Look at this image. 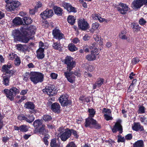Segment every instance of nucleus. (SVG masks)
Listing matches in <instances>:
<instances>
[{"instance_id": "nucleus-19", "label": "nucleus", "mask_w": 147, "mask_h": 147, "mask_svg": "<svg viewBox=\"0 0 147 147\" xmlns=\"http://www.w3.org/2000/svg\"><path fill=\"white\" fill-rule=\"evenodd\" d=\"M62 5L69 12L76 13L77 12L76 9L68 3H64Z\"/></svg>"}, {"instance_id": "nucleus-4", "label": "nucleus", "mask_w": 147, "mask_h": 147, "mask_svg": "<svg viewBox=\"0 0 147 147\" xmlns=\"http://www.w3.org/2000/svg\"><path fill=\"white\" fill-rule=\"evenodd\" d=\"M58 131L61 134V139L63 141H66L71 135V131L68 129H65L63 127H59Z\"/></svg>"}, {"instance_id": "nucleus-13", "label": "nucleus", "mask_w": 147, "mask_h": 147, "mask_svg": "<svg viewBox=\"0 0 147 147\" xmlns=\"http://www.w3.org/2000/svg\"><path fill=\"white\" fill-rule=\"evenodd\" d=\"M99 54L98 49H94L91 51L90 54H88L86 56V59L89 61H93L95 60L97 57V56Z\"/></svg>"}, {"instance_id": "nucleus-61", "label": "nucleus", "mask_w": 147, "mask_h": 147, "mask_svg": "<svg viewBox=\"0 0 147 147\" xmlns=\"http://www.w3.org/2000/svg\"><path fill=\"white\" fill-rule=\"evenodd\" d=\"M28 91L27 90H22L20 93V94L21 95H24L27 93Z\"/></svg>"}, {"instance_id": "nucleus-34", "label": "nucleus", "mask_w": 147, "mask_h": 147, "mask_svg": "<svg viewBox=\"0 0 147 147\" xmlns=\"http://www.w3.org/2000/svg\"><path fill=\"white\" fill-rule=\"evenodd\" d=\"M134 147H144V142L142 140H139L133 144Z\"/></svg>"}, {"instance_id": "nucleus-43", "label": "nucleus", "mask_w": 147, "mask_h": 147, "mask_svg": "<svg viewBox=\"0 0 147 147\" xmlns=\"http://www.w3.org/2000/svg\"><path fill=\"white\" fill-rule=\"evenodd\" d=\"M42 118L45 121H49L52 119L51 117L49 115H45Z\"/></svg>"}, {"instance_id": "nucleus-39", "label": "nucleus", "mask_w": 147, "mask_h": 147, "mask_svg": "<svg viewBox=\"0 0 147 147\" xmlns=\"http://www.w3.org/2000/svg\"><path fill=\"white\" fill-rule=\"evenodd\" d=\"M45 125H42L41 127L39 129L38 132L40 134L44 135L47 132V131L45 129Z\"/></svg>"}, {"instance_id": "nucleus-46", "label": "nucleus", "mask_w": 147, "mask_h": 147, "mask_svg": "<svg viewBox=\"0 0 147 147\" xmlns=\"http://www.w3.org/2000/svg\"><path fill=\"white\" fill-rule=\"evenodd\" d=\"M30 78V73H26L24 75L23 80L24 81L27 82L29 79Z\"/></svg>"}, {"instance_id": "nucleus-47", "label": "nucleus", "mask_w": 147, "mask_h": 147, "mask_svg": "<svg viewBox=\"0 0 147 147\" xmlns=\"http://www.w3.org/2000/svg\"><path fill=\"white\" fill-rule=\"evenodd\" d=\"M140 27L137 24H135L133 27V30L134 31H138L140 30Z\"/></svg>"}, {"instance_id": "nucleus-31", "label": "nucleus", "mask_w": 147, "mask_h": 147, "mask_svg": "<svg viewBox=\"0 0 147 147\" xmlns=\"http://www.w3.org/2000/svg\"><path fill=\"white\" fill-rule=\"evenodd\" d=\"M92 17L93 19H98L100 22H103L105 20V19L100 17V15L97 14H92Z\"/></svg>"}, {"instance_id": "nucleus-14", "label": "nucleus", "mask_w": 147, "mask_h": 147, "mask_svg": "<svg viewBox=\"0 0 147 147\" xmlns=\"http://www.w3.org/2000/svg\"><path fill=\"white\" fill-rule=\"evenodd\" d=\"M12 67V65L9 63L7 65H4L2 67V69H3L4 72H5V75H9V76H12L14 73L15 71V70H10L9 69Z\"/></svg>"}, {"instance_id": "nucleus-48", "label": "nucleus", "mask_w": 147, "mask_h": 147, "mask_svg": "<svg viewBox=\"0 0 147 147\" xmlns=\"http://www.w3.org/2000/svg\"><path fill=\"white\" fill-rule=\"evenodd\" d=\"M20 63L21 61L20 59L18 56L15 59L14 63L16 65L18 66L20 65Z\"/></svg>"}, {"instance_id": "nucleus-27", "label": "nucleus", "mask_w": 147, "mask_h": 147, "mask_svg": "<svg viewBox=\"0 0 147 147\" xmlns=\"http://www.w3.org/2000/svg\"><path fill=\"white\" fill-rule=\"evenodd\" d=\"M13 24L15 25L22 24L23 23L22 19L19 17L15 18L13 20Z\"/></svg>"}, {"instance_id": "nucleus-16", "label": "nucleus", "mask_w": 147, "mask_h": 147, "mask_svg": "<svg viewBox=\"0 0 147 147\" xmlns=\"http://www.w3.org/2000/svg\"><path fill=\"white\" fill-rule=\"evenodd\" d=\"M52 34L54 38L60 40L64 38V35L60 31V30L56 28L53 30Z\"/></svg>"}, {"instance_id": "nucleus-32", "label": "nucleus", "mask_w": 147, "mask_h": 147, "mask_svg": "<svg viewBox=\"0 0 147 147\" xmlns=\"http://www.w3.org/2000/svg\"><path fill=\"white\" fill-rule=\"evenodd\" d=\"M99 26V24L97 22H95L92 24V28L90 29V31L91 33H93L96 30H98Z\"/></svg>"}, {"instance_id": "nucleus-54", "label": "nucleus", "mask_w": 147, "mask_h": 147, "mask_svg": "<svg viewBox=\"0 0 147 147\" xmlns=\"http://www.w3.org/2000/svg\"><path fill=\"white\" fill-rule=\"evenodd\" d=\"M93 38L95 41H98L100 39V37L97 34L94 35L93 36Z\"/></svg>"}, {"instance_id": "nucleus-50", "label": "nucleus", "mask_w": 147, "mask_h": 147, "mask_svg": "<svg viewBox=\"0 0 147 147\" xmlns=\"http://www.w3.org/2000/svg\"><path fill=\"white\" fill-rule=\"evenodd\" d=\"M145 111L144 107L143 106H140L139 107L138 111V113H144Z\"/></svg>"}, {"instance_id": "nucleus-3", "label": "nucleus", "mask_w": 147, "mask_h": 147, "mask_svg": "<svg viewBox=\"0 0 147 147\" xmlns=\"http://www.w3.org/2000/svg\"><path fill=\"white\" fill-rule=\"evenodd\" d=\"M43 78V75L41 73L37 72H32L30 73V79L34 84L42 82Z\"/></svg>"}, {"instance_id": "nucleus-21", "label": "nucleus", "mask_w": 147, "mask_h": 147, "mask_svg": "<svg viewBox=\"0 0 147 147\" xmlns=\"http://www.w3.org/2000/svg\"><path fill=\"white\" fill-rule=\"evenodd\" d=\"M69 73L68 71L65 72L64 74L68 81L71 83H72L75 80V77L74 74L71 73L70 71H69Z\"/></svg>"}, {"instance_id": "nucleus-9", "label": "nucleus", "mask_w": 147, "mask_h": 147, "mask_svg": "<svg viewBox=\"0 0 147 147\" xmlns=\"http://www.w3.org/2000/svg\"><path fill=\"white\" fill-rule=\"evenodd\" d=\"M42 91L49 95H53L57 92V90L54 88V86L51 84L48 85L43 89Z\"/></svg>"}, {"instance_id": "nucleus-28", "label": "nucleus", "mask_w": 147, "mask_h": 147, "mask_svg": "<svg viewBox=\"0 0 147 147\" xmlns=\"http://www.w3.org/2000/svg\"><path fill=\"white\" fill-rule=\"evenodd\" d=\"M53 9L55 13L57 15L59 16L62 15L63 10L60 7L55 6L54 7Z\"/></svg>"}, {"instance_id": "nucleus-7", "label": "nucleus", "mask_w": 147, "mask_h": 147, "mask_svg": "<svg viewBox=\"0 0 147 147\" xmlns=\"http://www.w3.org/2000/svg\"><path fill=\"white\" fill-rule=\"evenodd\" d=\"M116 8L118 11L121 14L124 15L130 10V8L128 6L125 4L120 3L119 4Z\"/></svg>"}, {"instance_id": "nucleus-22", "label": "nucleus", "mask_w": 147, "mask_h": 147, "mask_svg": "<svg viewBox=\"0 0 147 147\" xmlns=\"http://www.w3.org/2000/svg\"><path fill=\"white\" fill-rule=\"evenodd\" d=\"M104 82V79L102 78H99L97 79V81L93 85V88L95 89L97 87H99Z\"/></svg>"}, {"instance_id": "nucleus-20", "label": "nucleus", "mask_w": 147, "mask_h": 147, "mask_svg": "<svg viewBox=\"0 0 147 147\" xmlns=\"http://www.w3.org/2000/svg\"><path fill=\"white\" fill-rule=\"evenodd\" d=\"M29 117L30 118V119H29L27 118H26L24 115H20L18 116V118L20 120H25L27 122L29 123H31L34 121V118L32 115H30Z\"/></svg>"}, {"instance_id": "nucleus-63", "label": "nucleus", "mask_w": 147, "mask_h": 147, "mask_svg": "<svg viewBox=\"0 0 147 147\" xmlns=\"http://www.w3.org/2000/svg\"><path fill=\"white\" fill-rule=\"evenodd\" d=\"M36 9H30V14L32 15H34V14L35 12V11H36Z\"/></svg>"}, {"instance_id": "nucleus-10", "label": "nucleus", "mask_w": 147, "mask_h": 147, "mask_svg": "<svg viewBox=\"0 0 147 147\" xmlns=\"http://www.w3.org/2000/svg\"><path fill=\"white\" fill-rule=\"evenodd\" d=\"M21 5L20 3L18 1H15L12 3L7 4L6 5V10L8 11H12Z\"/></svg>"}, {"instance_id": "nucleus-23", "label": "nucleus", "mask_w": 147, "mask_h": 147, "mask_svg": "<svg viewBox=\"0 0 147 147\" xmlns=\"http://www.w3.org/2000/svg\"><path fill=\"white\" fill-rule=\"evenodd\" d=\"M132 129L135 131H141L144 130L143 127L141 126L139 123H134L132 126Z\"/></svg>"}, {"instance_id": "nucleus-41", "label": "nucleus", "mask_w": 147, "mask_h": 147, "mask_svg": "<svg viewBox=\"0 0 147 147\" xmlns=\"http://www.w3.org/2000/svg\"><path fill=\"white\" fill-rule=\"evenodd\" d=\"M68 48L69 50L72 52H73L78 50L75 45L73 44H70L68 45Z\"/></svg>"}, {"instance_id": "nucleus-30", "label": "nucleus", "mask_w": 147, "mask_h": 147, "mask_svg": "<svg viewBox=\"0 0 147 147\" xmlns=\"http://www.w3.org/2000/svg\"><path fill=\"white\" fill-rule=\"evenodd\" d=\"M50 144L51 147H59L60 146V143L55 139H52Z\"/></svg>"}, {"instance_id": "nucleus-25", "label": "nucleus", "mask_w": 147, "mask_h": 147, "mask_svg": "<svg viewBox=\"0 0 147 147\" xmlns=\"http://www.w3.org/2000/svg\"><path fill=\"white\" fill-rule=\"evenodd\" d=\"M12 76H9V75L3 74V84L5 86L9 85V78Z\"/></svg>"}, {"instance_id": "nucleus-60", "label": "nucleus", "mask_w": 147, "mask_h": 147, "mask_svg": "<svg viewBox=\"0 0 147 147\" xmlns=\"http://www.w3.org/2000/svg\"><path fill=\"white\" fill-rule=\"evenodd\" d=\"M96 44L95 43H93L92 46H90L89 47L90 49H93V50H94L95 49H97L96 47L95 46Z\"/></svg>"}, {"instance_id": "nucleus-5", "label": "nucleus", "mask_w": 147, "mask_h": 147, "mask_svg": "<svg viewBox=\"0 0 147 147\" xmlns=\"http://www.w3.org/2000/svg\"><path fill=\"white\" fill-rule=\"evenodd\" d=\"M3 91L6 94V96L11 100H13L15 95L19 92V90L15 87H13L9 90L5 89Z\"/></svg>"}, {"instance_id": "nucleus-51", "label": "nucleus", "mask_w": 147, "mask_h": 147, "mask_svg": "<svg viewBox=\"0 0 147 147\" xmlns=\"http://www.w3.org/2000/svg\"><path fill=\"white\" fill-rule=\"evenodd\" d=\"M140 61L138 58H133L132 59L131 63L134 65L138 63Z\"/></svg>"}, {"instance_id": "nucleus-55", "label": "nucleus", "mask_w": 147, "mask_h": 147, "mask_svg": "<svg viewBox=\"0 0 147 147\" xmlns=\"http://www.w3.org/2000/svg\"><path fill=\"white\" fill-rule=\"evenodd\" d=\"M66 147H76V146L73 142H71L67 145Z\"/></svg>"}, {"instance_id": "nucleus-36", "label": "nucleus", "mask_w": 147, "mask_h": 147, "mask_svg": "<svg viewBox=\"0 0 147 147\" xmlns=\"http://www.w3.org/2000/svg\"><path fill=\"white\" fill-rule=\"evenodd\" d=\"M42 121L41 120L38 119L35 120L33 123V125L36 128H37L38 127L42 126Z\"/></svg>"}, {"instance_id": "nucleus-52", "label": "nucleus", "mask_w": 147, "mask_h": 147, "mask_svg": "<svg viewBox=\"0 0 147 147\" xmlns=\"http://www.w3.org/2000/svg\"><path fill=\"white\" fill-rule=\"evenodd\" d=\"M70 130L71 131V133L72 134L74 137L76 138H78L79 137V135L77 132L76 131L72 129H71Z\"/></svg>"}, {"instance_id": "nucleus-24", "label": "nucleus", "mask_w": 147, "mask_h": 147, "mask_svg": "<svg viewBox=\"0 0 147 147\" xmlns=\"http://www.w3.org/2000/svg\"><path fill=\"white\" fill-rule=\"evenodd\" d=\"M60 105L57 103H54L51 105V109L54 112H59L60 111Z\"/></svg>"}, {"instance_id": "nucleus-38", "label": "nucleus", "mask_w": 147, "mask_h": 147, "mask_svg": "<svg viewBox=\"0 0 147 147\" xmlns=\"http://www.w3.org/2000/svg\"><path fill=\"white\" fill-rule=\"evenodd\" d=\"M17 49L18 50L23 52H25L27 49L26 46L21 44L17 45Z\"/></svg>"}, {"instance_id": "nucleus-40", "label": "nucleus", "mask_w": 147, "mask_h": 147, "mask_svg": "<svg viewBox=\"0 0 147 147\" xmlns=\"http://www.w3.org/2000/svg\"><path fill=\"white\" fill-rule=\"evenodd\" d=\"M23 19L24 22V23L26 24H30L32 21L31 18L25 16L24 17Z\"/></svg>"}, {"instance_id": "nucleus-29", "label": "nucleus", "mask_w": 147, "mask_h": 147, "mask_svg": "<svg viewBox=\"0 0 147 147\" xmlns=\"http://www.w3.org/2000/svg\"><path fill=\"white\" fill-rule=\"evenodd\" d=\"M24 107L26 109H34L35 108V106L33 103L31 102H27L24 105Z\"/></svg>"}, {"instance_id": "nucleus-59", "label": "nucleus", "mask_w": 147, "mask_h": 147, "mask_svg": "<svg viewBox=\"0 0 147 147\" xmlns=\"http://www.w3.org/2000/svg\"><path fill=\"white\" fill-rule=\"evenodd\" d=\"M125 138L126 140H130L132 138V136L131 134H129L126 135Z\"/></svg>"}, {"instance_id": "nucleus-42", "label": "nucleus", "mask_w": 147, "mask_h": 147, "mask_svg": "<svg viewBox=\"0 0 147 147\" xmlns=\"http://www.w3.org/2000/svg\"><path fill=\"white\" fill-rule=\"evenodd\" d=\"M29 128V127L25 125H23L20 126V131L22 132L27 131Z\"/></svg>"}, {"instance_id": "nucleus-35", "label": "nucleus", "mask_w": 147, "mask_h": 147, "mask_svg": "<svg viewBox=\"0 0 147 147\" xmlns=\"http://www.w3.org/2000/svg\"><path fill=\"white\" fill-rule=\"evenodd\" d=\"M126 31L125 30H121L119 34V37L122 39H127V36L126 35Z\"/></svg>"}, {"instance_id": "nucleus-37", "label": "nucleus", "mask_w": 147, "mask_h": 147, "mask_svg": "<svg viewBox=\"0 0 147 147\" xmlns=\"http://www.w3.org/2000/svg\"><path fill=\"white\" fill-rule=\"evenodd\" d=\"M76 19L75 18L72 16H69L67 18V21L69 23L73 25L75 23Z\"/></svg>"}, {"instance_id": "nucleus-64", "label": "nucleus", "mask_w": 147, "mask_h": 147, "mask_svg": "<svg viewBox=\"0 0 147 147\" xmlns=\"http://www.w3.org/2000/svg\"><path fill=\"white\" fill-rule=\"evenodd\" d=\"M83 50L86 52H88L89 51L88 47L87 46H85L83 47Z\"/></svg>"}, {"instance_id": "nucleus-45", "label": "nucleus", "mask_w": 147, "mask_h": 147, "mask_svg": "<svg viewBox=\"0 0 147 147\" xmlns=\"http://www.w3.org/2000/svg\"><path fill=\"white\" fill-rule=\"evenodd\" d=\"M53 48L56 50H58L60 49V45L59 42H56L54 43L53 45Z\"/></svg>"}, {"instance_id": "nucleus-2", "label": "nucleus", "mask_w": 147, "mask_h": 147, "mask_svg": "<svg viewBox=\"0 0 147 147\" xmlns=\"http://www.w3.org/2000/svg\"><path fill=\"white\" fill-rule=\"evenodd\" d=\"M88 111L89 113L90 117L86 120V127H88L90 128H100V126L99 124L97 123L95 120L92 118L94 116L95 113V111L93 109H89Z\"/></svg>"}, {"instance_id": "nucleus-44", "label": "nucleus", "mask_w": 147, "mask_h": 147, "mask_svg": "<svg viewBox=\"0 0 147 147\" xmlns=\"http://www.w3.org/2000/svg\"><path fill=\"white\" fill-rule=\"evenodd\" d=\"M18 57L16 54L14 53H10L8 56V58L9 59L11 60H13L14 59H15Z\"/></svg>"}, {"instance_id": "nucleus-33", "label": "nucleus", "mask_w": 147, "mask_h": 147, "mask_svg": "<svg viewBox=\"0 0 147 147\" xmlns=\"http://www.w3.org/2000/svg\"><path fill=\"white\" fill-rule=\"evenodd\" d=\"M39 49L44 51L45 49H47L48 47V45L47 43H44L42 42H40L39 44Z\"/></svg>"}, {"instance_id": "nucleus-62", "label": "nucleus", "mask_w": 147, "mask_h": 147, "mask_svg": "<svg viewBox=\"0 0 147 147\" xmlns=\"http://www.w3.org/2000/svg\"><path fill=\"white\" fill-rule=\"evenodd\" d=\"M90 36L88 34H86L83 37V39L84 40H87L89 39Z\"/></svg>"}, {"instance_id": "nucleus-56", "label": "nucleus", "mask_w": 147, "mask_h": 147, "mask_svg": "<svg viewBox=\"0 0 147 147\" xmlns=\"http://www.w3.org/2000/svg\"><path fill=\"white\" fill-rule=\"evenodd\" d=\"M139 23L140 25H143L146 23V21L143 18H141L140 20Z\"/></svg>"}, {"instance_id": "nucleus-6", "label": "nucleus", "mask_w": 147, "mask_h": 147, "mask_svg": "<svg viewBox=\"0 0 147 147\" xmlns=\"http://www.w3.org/2000/svg\"><path fill=\"white\" fill-rule=\"evenodd\" d=\"M65 63L67 65V70L69 71L76 65V63L74 61V59L70 56H67L65 57Z\"/></svg>"}, {"instance_id": "nucleus-57", "label": "nucleus", "mask_w": 147, "mask_h": 147, "mask_svg": "<svg viewBox=\"0 0 147 147\" xmlns=\"http://www.w3.org/2000/svg\"><path fill=\"white\" fill-rule=\"evenodd\" d=\"M42 5V3L40 2H38L37 3L35 9L36 10L37 8L40 7Z\"/></svg>"}, {"instance_id": "nucleus-58", "label": "nucleus", "mask_w": 147, "mask_h": 147, "mask_svg": "<svg viewBox=\"0 0 147 147\" xmlns=\"http://www.w3.org/2000/svg\"><path fill=\"white\" fill-rule=\"evenodd\" d=\"M87 69L89 71H93L94 69V67L92 65H89Z\"/></svg>"}, {"instance_id": "nucleus-12", "label": "nucleus", "mask_w": 147, "mask_h": 147, "mask_svg": "<svg viewBox=\"0 0 147 147\" xmlns=\"http://www.w3.org/2000/svg\"><path fill=\"white\" fill-rule=\"evenodd\" d=\"M78 25L79 28L82 30H86L89 28V24L83 18L79 20Z\"/></svg>"}, {"instance_id": "nucleus-15", "label": "nucleus", "mask_w": 147, "mask_h": 147, "mask_svg": "<svg viewBox=\"0 0 147 147\" xmlns=\"http://www.w3.org/2000/svg\"><path fill=\"white\" fill-rule=\"evenodd\" d=\"M121 121L120 119L117 120L113 128L112 129V131L113 133H115L117 131H119V133L121 134L122 132V127L121 125Z\"/></svg>"}, {"instance_id": "nucleus-49", "label": "nucleus", "mask_w": 147, "mask_h": 147, "mask_svg": "<svg viewBox=\"0 0 147 147\" xmlns=\"http://www.w3.org/2000/svg\"><path fill=\"white\" fill-rule=\"evenodd\" d=\"M118 139L117 142H123L125 140V138L124 137H122L120 135H119L118 136Z\"/></svg>"}, {"instance_id": "nucleus-53", "label": "nucleus", "mask_w": 147, "mask_h": 147, "mask_svg": "<svg viewBox=\"0 0 147 147\" xmlns=\"http://www.w3.org/2000/svg\"><path fill=\"white\" fill-rule=\"evenodd\" d=\"M57 74L54 73H51L50 75L51 78L53 79H57Z\"/></svg>"}, {"instance_id": "nucleus-8", "label": "nucleus", "mask_w": 147, "mask_h": 147, "mask_svg": "<svg viewBox=\"0 0 147 147\" xmlns=\"http://www.w3.org/2000/svg\"><path fill=\"white\" fill-rule=\"evenodd\" d=\"M147 4V0H135L132 3L131 7L134 9L140 8L144 5Z\"/></svg>"}, {"instance_id": "nucleus-1", "label": "nucleus", "mask_w": 147, "mask_h": 147, "mask_svg": "<svg viewBox=\"0 0 147 147\" xmlns=\"http://www.w3.org/2000/svg\"><path fill=\"white\" fill-rule=\"evenodd\" d=\"M34 26H31L27 29L22 28L21 32L19 30H15L12 32V35L15 40L27 43L29 40L30 36L34 34L36 30Z\"/></svg>"}, {"instance_id": "nucleus-18", "label": "nucleus", "mask_w": 147, "mask_h": 147, "mask_svg": "<svg viewBox=\"0 0 147 147\" xmlns=\"http://www.w3.org/2000/svg\"><path fill=\"white\" fill-rule=\"evenodd\" d=\"M102 112L104 113L105 118L106 120L109 121L112 119L113 118L111 116V112L110 109L104 108Z\"/></svg>"}, {"instance_id": "nucleus-26", "label": "nucleus", "mask_w": 147, "mask_h": 147, "mask_svg": "<svg viewBox=\"0 0 147 147\" xmlns=\"http://www.w3.org/2000/svg\"><path fill=\"white\" fill-rule=\"evenodd\" d=\"M44 51L40 49H38L36 51V57L39 59H42L45 57Z\"/></svg>"}, {"instance_id": "nucleus-11", "label": "nucleus", "mask_w": 147, "mask_h": 147, "mask_svg": "<svg viewBox=\"0 0 147 147\" xmlns=\"http://www.w3.org/2000/svg\"><path fill=\"white\" fill-rule=\"evenodd\" d=\"M68 95L67 94L62 95L59 98V102L62 106L65 107L69 105L71 101L68 99Z\"/></svg>"}, {"instance_id": "nucleus-17", "label": "nucleus", "mask_w": 147, "mask_h": 147, "mask_svg": "<svg viewBox=\"0 0 147 147\" xmlns=\"http://www.w3.org/2000/svg\"><path fill=\"white\" fill-rule=\"evenodd\" d=\"M53 14L52 10L47 9L40 14V16L43 19H45L51 17Z\"/></svg>"}]
</instances>
